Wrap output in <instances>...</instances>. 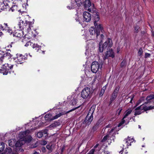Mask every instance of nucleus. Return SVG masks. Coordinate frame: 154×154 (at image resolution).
<instances>
[{"label": "nucleus", "mask_w": 154, "mask_h": 154, "mask_svg": "<svg viewBox=\"0 0 154 154\" xmlns=\"http://www.w3.org/2000/svg\"><path fill=\"white\" fill-rule=\"evenodd\" d=\"M30 131L27 130L21 132L19 134V140L15 144V148L14 149L17 152L21 151V147L26 142H29L32 140V137L30 136H28Z\"/></svg>", "instance_id": "obj_1"}, {"label": "nucleus", "mask_w": 154, "mask_h": 154, "mask_svg": "<svg viewBox=\"0 0 154 154\" xmlns=\"http://www.w3.org/2000/svg\"><path fill=\"white\" fill-rule=\"evenodd\" d=\"M32 23L31 22L26 21L25 23H24L23 21L21 20L18 24V26L20 29H21L22 28L25 29L28 32L31 29V27H32Z\"/></svg>", "instance_id": "obj_2"}, {"label": "nucleus", "mask_w": 154, "mask_h": 154, "mask_svg": "<svg viewBox=\"0 0 154 154\" xmlns=\"http://www.w3.org/2000/svg\"><path fill=\"white\" fill-rule=\"evenodd\" d=\"M154 109V106H150L147 107L143 104L136 108V111L135 112V115H139L143 112L144 111H146Z\"/></svg>", "instance_id": "obj_3"}, {"label": "nucleus", "mask_w": 154, "mask_h": 154, "mask_svg": "<svg viewBox=\"0 0 154 154\" xmlns=\"http://www.w3.org/2000/svg\"><path fill=\"white\" fill-rule=\"evenodd\" d=\"M92 92L90 88L86 87L82 91L81 96L83 99L89 98L92 96Z\"/></svg>", "instance_id": "obj_4"}, {"label": "nucleus", "mask_w": 154, "mask_h": 154, "mask_svg": "<svg viewBox=\"0 0 154 154\" xmlns=\"http://www.w3.org/2000/svg\"><path fill=\"white\" fill-rule=\"evenodd\" d=\"M112 45V40L108 38L107 40L105 42L104 44L101 46L100 45L99 48V51L100 52H102L106 48L108 49L109 48L111 47Z\"/></svg>", "instance_id": "obj_5"}, {"label": "nucleus", "mask_w": 154, "mask_h": 154, "mask_svg": "<svg viewBox=\"0 0 154 154\" xmlns=\"http://www.w3.org/2000/svg\"><path fill=\"white\" fill-rule=\"evenodd\" d=\"M102 64V63H99L97 61L93 62L91 66V71L94 73H96L99 69L101 68Z\"/></svg>", "instance_id": "obj_6"}, {"label": "nucleus", "mask_w": 154, "mask_h": 154, "mask_svg": "<svg viewBox=\"0 0 154 154\" xmlns=\"http://www.w3.org/2000/svg\"><path fill=\"white\" fill-rule=\"evenodd\" d=\"M93 16L94 17V23L96 28L98 29L99 30L100 29L102 31V32L103 33V27L102 26L101 24H99L98 23H97L100 19L99 15L97 13H95V14H94Z\"/></svg>", "instance_id": "obj_7"}, {"label": "nucleus", "mask_w": 154, "mask_h": 154, "mask_svg": "<svg viewBox=\"0 0 154 154\" xmlns=\"http://www.w3.org/2000/svg\"><path fill=\"white\" fill-rule=\"evenodd\" d=\"M96 29H97V31H96L94 28L92 27L89 29L90 33L91 35V38L93 39H94L96 37L97 38V37L100 34V31L102 32V31L100 29L99 30L97 28Z\"/></svg>", "instance_id": "obj_8"}, {"label": "nucleus", "mask_w": 154, "mask_h": 154, "mask_svg": "<svg viewBox=\"0 0 154 154\" xmlns=\"http://www.w3.org/2000/svg\"><path fill=\"white\" fill-rule=\"evenodd\" d=\"M10 67L8 63H5L4 64L0 69L1 73L3 75H7L9 70Z\"/></svg>", "instance_id": "obj_9"}, {"label": "nucleus", "mask_w": 154, "mask_h": 154, "mask_svg": "<svg viewBox=\"0 0 154 154\" xmlns=\"http://www.w3.org/2000/svg\"><path fill=\"white\" fill-rule=\"evenodd\" d=\"M115 56L114 52L113 50L112 49L111 50L108 51L105 54L103 55V59L104 60L108 58L109 57H111L112 58H113Z\"/></svg>", "instance_id": "obj_10"}, {"label": "nucleus", "mask_w": 154, "mask_h": 154, "mask_svg": "<svg viewBox=\"0 0 154 154\" xmlns=\"http://www.w3.org/2000/svg\"><path fill=\"white\" fill-rule=\"evenodd\" d=\"M93 119V116H86L84 121L83 122V124L85 125V127L88 126L90 124Z\"/></svg>", "instance_id": "obj_11"}, {"label": "nucleus", "mask_w": 154, "mask_h": 154, "mask_svg": "<svg viewBox=\"0 0 154 154\" xmlns=\"http://www.w3.org/2000/svg\"><path fill=\"white\" fill-rule=\"evenodd\" d=\"M23 32L21 30H17L13 34L10 33V35L12 36L13 37L15 36L17 37L21 38L23 36Z\"/></svg>", "instance_id": "obj_12"}, {"label": "nucleus", "mask_w": 154, "mask_h": 154, "mask_svg": "<svg viewBox=\"0 0 154 154\" xmlns=\"http://www.w3.org/2000/svg\"><path fill=\"white\" fill-rule=\"evenodd\" d=\"M83 17L84 20L87 22L90 21L91 18V16L90 13L86 11L84 12Z\"/></svg>", "instance_id": "obj_13"}, {"label": "nucleus", "mask_w": 154, "mask_h": 154, "mask_svg": "<svg viewBox=\"0 0 154 154\" xmlns=\"http://www.w3.org/2000/svg\"><path fill=\"white\" fill-rule=\"evenodd\" d=\"M17 62L20 63H23L22 62L26 59V57L22 54H17Z\"/></svg>", "instance_id": "obj_14"}, {"label": "nucleus", "mask_w": 154, "mask_h": 154, "mask_svg": "<svg viewBox=\"0 0 154 154\" xmlns=\"http://www.w3.org/2000/svg\"><path fill=\"white\" fill-rule=\"evenodd\" d=\"M132 111V110L131 109H128L127 110L122 120V121L119 125L118 127H120L125 122V121L124 120V119H125L131 113Z\"/></svg>", "instance_id": "obj_15"}, {"label": "nucleus", "mask_w": 154, "mask_h": 154, "mask_svg": "<svg viewBox=\"0 0 154 154\" xmlns=\"http://www.w3.org/2000/svg\"><path fill=\"white\" fill-rule=\"evenodd\" d=\"M96 108V105H93L90 108L88 113V114L87 116H93V114L94 112L95 109Z\"/></svg>", "instance_id": "obj_16"}, {"label": "nucleus", "mask_w": 154, "mask_h": 154, "mask_svg": "<svg viewBox=\"0 0 154 154\" xmlns=\"http://www.w3.org/2000/svg\"><path fill=\"white\" fill-rule=\"evenodd\" d=\"M72 4H73L76 8V5L79 7L82 4V3L81 0H72Z\"/></svg>", "instance_id": "obj_17"}, {"label": "nucleus", "mask_w": 154, "mask_h": 154, "mask_svg": "<svg viewBox=\"0 0 154 154\" xmlns=\"http://www.w3.org/2000/svg\"><path fill=\"white\" fill-rule=\"evenodd\" d=\"M5 49L6 50V51H4L5 53H4L3 52V54H2V55H3L4 56H5L6 57H7L8 59H9L10 58V56L9 55L10 54V53L8 52L10 50L9 45H8L7 46L5 47Z\"/></svg>", "instance_id": "obj_18"}, {"label": "nucleus", "mask_w": 154, "mask_h": 154, "mask_svg": "<svg viewBox=\"0 0 154 154\" xmlns=\"http://www.w3.org/2000/svg\"><path fill=\"white\" fill-rule=\"evenodd\" d=\"M134 141L133 138H128L127 139H125L124 140V142L126 143L127 146L131 145V143Z\"/></svg>", "instance_id": "obj_19"}, {"label": "nucleus", "mask_w": 154, "mask_h": 154, "mask_svg": "<svg viewBox=\"0 0 154 154\" xmlns=\"http://www.w3.org/2000/svg\"><path fill=\"white\" fill-rule=\"evenodd\" d=\"M154 99V94H151L149 95H148L146 97V100L147 101V102H145V104H147L149 103V101L152 99Z\"/></svg>", "instance_id": "obj_20"}, {"label": "nucleus", "mask_w": 154, "mask_h": 154, "mask_svg": "<svg viewBox=\"0 0 154 154\" xmlns=\"http://www.w3.org/2000/svg\"><path fill=\"white\" fill-rule=\"evenodd\" d=\"M91 5V3L89 0H85L84 3V5L85 8L89 7Z\"/></svg>", "instance_id": "obj_21"}, {"label": "nucleus", "mask_w": 154, "mask_h": 154, "mask_svg": "<svg viewBox=\"0 0 154 154\" xmlns=\"http://www.w3.org/2000/svg\"><path fill=\"white\" fill-rule=\"evenodd\" d=\"M32 45L33 48H35V50L37 51L40 49L41 46L38 45L37 44L32 43Z\"/></svg>", "instance_id": "obj_22"}, {"label": "nucleus", "mask_w": 154, "mask_h": 154, "mask_svg": "<svg viewBox=\"0 0 154 154\" xmlns=\"http://www.w3.org/2000/svg\"><path fill=\"white\" fill-rule=\"evenodd\" d=\"M3 54V52H0V65L1 64L2 62V61L3 60V59L4 58H5L6 59H7V57H6L5 56H4V55H2V54Z\"/></svg>", "instance_id": "obj_23"}, {"label": "nucleus", "mask_w": 154, "mask_h": 154, "mask_svg": "<svg viewBox=\"0 0 154 154\" xmlns=\"http://www.w3.org/2000/svg\"><path fill=\"white\" fill-rule=\"evenodd\" d=\"M3 28H4L3 30L7 31V32H10V29L9 27H8V25L7 23H4L3 26H2Z\"/></svg>", "instance_id": "obj_24"}, {"label": "nucleus", "mask_w": 154, "mask_h": 154, "mask_svg": "<svg viewBox=\"0 0 154 154\" xmlns=\"http://www.w3.org/2000/svg\"><path fill=\"white\" fill-rule=\"evenodd\" d=\"M117 94L113 93L112 96L110 98V100L109 102V104H111L112 102L115 100L117 97Z\"/></svg>", "instance_id": "obj_25"}, {"label": "nucleus", "mask_w": 154, "mask_h": 154, "mask_svg": "<svg viewBox=\"0 0 154 154\" xmlns=\"http://www.w3.org/2000/svg\"><path fill=\"white\" fill-rule=\"evenodd\" d=\"M99 124L98 123H97L95 125L92 127V128L91 130V132H94V131H96L97 128Z\"/></svg>", "instance_id": "obj_26"}, {"label": "nucleus", "mask_w": 154, "mask_h": 154, "mask_svg": "<svg viewBox=\"0 0 154 154\" xmlns=\"http://www.w3.org/2000/svg\"><path fill=\"white\" fill-rule=\"evenodd\" d=\"M98 152L97 151V150H95V149H92L88 152V154H97V153Z\"/></svg>", "instance_id": "obj_27"}, {"label": "nucleus", "mask_w": 154, "mask_h": 154, "mask_svg": "<svg viewBox=\"0 0 154 154\" xmlns=\"http://www.w3.org/2000/svg\"><path fill=\"white\" fill-rule=\"evenodd\" d=\"M10 9L11 10L12 12L16 11H17V6L16 5H13L11 8H10Z\"/></svg>", "instance_id": "obj_28"}, {"label": "nucleus", "mask_w": 154, "mask_h": 154, "mask_svg": "<svg viewBox=\"0 0 154 154\" xmlns=\"http://www.w3.org/2000/svg\"><path fill=\"white\" fill-rule=\"evenodd\" d=\"M5 148V145L3 143H0V152L2 151Z\"/></svg>", "instance_id": "obj_29"}, {"label": "nucleus", "mask_w": 154, "mask_h": 154, "mask_svg": "<svg viewBox=\"0 0 154 154\" xmlns=\"http://www.w3.org/2000/svg\"><path fill=\"white\" fill-rule=\"evenodd\" d=\"M126 61L125 60H124L121 62L120 66L121 67H124L126 66Z\"/></svg>", "instance_id": "obj_30"}, {"label": "nucleus", "mask_w": 154, "mask_h": 154, "mask_svg": "<svg viewBox=\"0 0 154 154\" xmlns=\"http://www.w3.org/2000/svg\"><path fill=\"white\" fill-rule=\"evenodd\" d=\"M106 86H104L103 87L101 90V91L100 92V95H103V93L104 92V91L106 89Z\"/></svg>", "instance_id": "obj_31"}, {"label": "nucleus", "mask_w": 154, "mask_h": 154, "mask_svg": "<svg viewBox=\"0 0 154 154\" xmlns=\"http://www.w3.org/2000/svg\"><path fill=\"white\" fill-rule=\"evenodd\" d=\"M63 114L61 113H60L59 114L56 115V116H54L52 119V120H54L56 119H57L59 117H60L61 115H62Z\"/></svg>", "instance_id": "obj_32"}, {"label": "nucleus", "mask_w": 154, "mask_h": 154, "mask_svg": "<svg viewBox=\"0 0 154 154\" xmlns=\"http://www.w3.org/2000/svg\"><path fill=\"white\" fill-rule=\"evenodd\" d=\"M37 136L38 138H41L43 136L42 132L41 131L38 132L37 134Z\"/></svg>", "instance_id": "obj_33"}, {"label": "nucleus", "mask_w": 154, "mask_h": 154, "mask_svg": "<svg viewBox=\"0 0 154 154\" xmlns=\"http://www.w3.org/2000/svg\"><path fill=\"white\" fill-rule=\"evenodd\" d=\"M143 49L142 48H140V49H139V51H138V55L139 56H141V55H142V54L143 53Z\"/></svg>", "instance_id": "obj_34"}, {"label": "nucleus", "mask_w": 154, "mask_h": 154, "mask_svg": "<svg viewBox=\"0 0 154 154\" xmlns=\"http://www.w3.org/2000/svg\"><path fill=\"white\" fill-rule=\"evenodd\" d=\"M109 136L108 135H107L105 136L102 140V142H103L109 138Z\"/></svg>", "instance_id": "obj_35"}, {"label": "nucleus", "mask_w": 154, "mask_h": 154, "mask_svg": "<svg viewBox=\"0 0 154 154\" xmlns=\"http://www.w3.org/2000/svg\"><path fill=\"white\" fill-rule=\"evenodd\" d=\"M119 87H116L113 93H114L115 94H117V93L118 92L119 90Z\"/></svg>", "instance_id": "obj_36"}, {"label": "nucleus", "mask_w": 154, "mask_h": 154, "mask_svg": "<svg viewBox=\"0 0 154 154\" xmlns=\"http://www.w3.org/2000/svg\"><path fill=\"white\" fill-rule=\"evenodd\" d=\"M71 6H67V8L69 9H74V8H75V6H74L73 4H72V2L71 3Z\"/></svg>", "instance_id": "obj_37"}, {"label": "nucleus", "mask_w": 154, "mask_h": 154, "mask_svg": "<svg viewBox=\"0 0 154 154\" xmlns=\"http://www.w3.org/2000/svg\"><path fill=\"white\" fill-rule=\"evenodd\" d=\"M139 26H136L135 27V32L137 33L139 31Z\"/></svg>", "instance_id": "obj_38"}, {"label": "nucleus", "mask_w": 154, "mask_h": 154, "mask_svg": "<svg viewBox=\"0 0 154 154\" xmlns=\"http://www.w3.org/2000/svg\"><path fill=\"white\" fill-rule=\"evenodd\" d=\"M80 106H79L77 107H75V108H74L72 109H71V110H69V111L67 112L66 113H69V112H72V111H74L76 109H77L79 108Z\"/></svg>", "instance_id": "obj_39"}, {"label": "nucleus", "mask_w": 154, "mask_h": 154, "mask_svg": "<svg viewBox=\"0 0 154 154\" xmlns=\"http://www.w3.org/2000/svg\"><path fill=\"white\" fill-rule=\"evenodd\" d=\"M98 144H96L94 147L93 149H95V150H97V151L98 152V151L100 150V149L97 148V146H98Z\"/></svg>", "instance_id": "obj_40"}, {"label": "nucleus", "mask_w": 154, "mask_h": 154, "mask_svg": "<svg viewBox=\"0 0 154 154\" xmlns=\"http://www.w3.org/2000/svg\"><path fill=\"white\" fill-rule=\"evenodd\" d=\"M52 145L51 144L48 145L46 146V148L48 149L51 150H52Z\"/></svg>", "instance_id": "obj_41"}, {"label": "nucleus", "mask_w": 154, "mask_h": 154, "mask_svg": "<svg viewBox=\"0 0 154 154\" xmlns=\"http://www.w3.org/2000/svg\"><path fill=\"white\" fill-rule=\"evenodd\" d=\"M150 56V54L148 53H146L145 54V58H147L149 57Z\"/></svg>", "instance_id": "obj_42"}, {"label": "nucleus", "mask_w": 154, "mask_h": 154, "mask_svg": "<svg viewBox=\"0 0 154 154\" xmlns=\"http://www.w3.org/2000/svg\"><path fill=\"white\" fill-rule=\"evenodd\" d=\"M40 143L42 145H46L47 143V142L45 140L42 141L40 142Z\"/></svg>", "instance_id": "obj_43"}, {"label": "nucleus", "mask_w": 154, "mask_h": 154, "mask_svg": "<svg viewBox=\"0 0 154 154\" xmlns=\"http://www.w3.org/2000/svg\"><path fill=\"white\" fill-rule=\"evenodd\" d=\"M37 146V144L36 143H35L34 144H32L31 146V148H35Z\"/></svg>", "instance_id": "obj_44"}, {"label": "nucleus", "mask_w": 154, "mask_h": 154, "mask_svg": "<svg viewBox=\"0 0 154 154\" xmlns=\"http://www.w3.org/2000/svg\"><path fill=\"white\" fill-rule=\"evenodd\" d=\"M48 130L47 129H45L44 130L42 131V132L43 135L44 134H47L48 133Z\"/></svg>", "instance_id": "obj_45"}, {"label": "nucleus", "mask_w": 154, "mask_h": 154, "mask_svg": "<svg viewBox=\"0 0 154 154\" xmlns=\"http://www.w3.org/2000/svg\"><path fill=\"white\" fill-rule=\"evenodd\" d=\"M76 102L75 100H72V105H74V104L76 103Z\"/></svg>", "instance_id": "obj_46"}, {"label": "nucleus", "mask_w": 154, "mask_h": 154, "mask_svg": "<svg viewBox=\"0 0 154 154\" xmlns=\"http://www.w3.org/2000/svg\"><path fill=\"white\" fill-rule=\"evenodd\" d=\"M140 101H141V102L144 101L145 100V98L144 97H142L140 99Z\"/></svg>", "instance_id": "obj_47"}, {"label": "nucleus", "mask_w": 154, "mask_h": 154, "mask_svg": "<svg viewBox=\"0 0 154 154\" xmlns=\"http://www.w3.org/2000/svg\"><path fill=\"white\" fill-rule=\"evenodd\" d=\"M30 44V45H32V44H31V43L30 42H27L26 44L25 45V46H27L28 45H29V44Z\"/></svg>", "instance_id": "obj_48"}, {"label": "nucleus", "mask_w": 154, "mask_h": 154, "mask_svg": "<svg viewBox=\"0 0 154 154\" xmlns=\"http://www.w3.org/2000/svg\"><path fill=\"white\" fill-rule=\"evenodd\" d=\"M141 103V101H140V100H139L137 102L136 105L137 106L139 105Z\"/></svg>", "instance_id": "obj_49"}, {"label": "nucleus", "mask_w": 154, "mask_h": 154, "mask_svg": "<svg viewBox=\"0 0 154 154\" xmlns=\"http://www.w3.org/2000/svg\"><path fill=\"white\" fill-rule=\"evenodd\" d=\"M120 154H125L123 150H122L119 152Z\"/></svg>", "instance_id": "obj_50"}, {"label": "nucleus", "mask_w": 154, "mask_h": 154, "mask_svg": "<svg viewBox=\"0 0 154 154\" xmlns=\"http://www.w3.org/2000/svg\"><path fill=\"white\" fill-rule=\"evenodd\" d=\"M46 148L45 147H42V150L43 152H45V151Z\"/></svg>", "instance_id": "obj_51"}, {"label": "nucleus", "mask_w": 154, "mask_h": 154, "mask_svg": "<svg viewBox=\"0 0 154 154\" xmlns=\"http://www.w3.org/2000/svg\"><path fill=\"white\" fill-rule=\"evenodd\" d=\"M100 36L101 37V38L102 39H103L104 37V36L103 34H101Z\"/></svg>", "instance_id": "obj_52"}, {"label": "nucleus", "mask_w": 154, "mask_h": 154, "mask_svg": "<svg viewBox=\"0 0 154 154\" xmlns=\"http://www.w3.org/2000/svg\"><path fill=\"white\" fill-rule=\"evenodd\" d=\"M120 51V48H118L117 50V52L118 53H119Z\"/></svg>", "instance_id": "obj_53"}, {"label": "nucleus", "mask_w": 154, "mask_h": 154, "mask_svg": "<svg viewBox=\"0 0 154 154\" xmlns=\"http://www.w3.org/2000/svg\"><path fill=\"white\" fill-rule=\"evenodd\" d=\"M3 35V33L0 30V36H2V35Z\"/></svg>", "instance_id": "obj_54"}, {"label": "nucleus", "mask_w": 154, "mask_h": 154, "mask_svg": "<svg viewBox=\"0 0 154 154\" xmlns=\"http://www.w3.org/2000/svg\"><path fill=\"white\" fill-rule=\"evenodd\" d=\"M122 109H121L119 111V113H118V115H119L120 114V113L121 111H122Z\"/></svg>", "instance_id": "obj_55"}, {"label": "nucleus", "mask_w": 154, "mask_h": 154, "mask_svg": "<svg viewBox=\"0 0 154 154\" xmlns=\"http://www.w3.org/2000/svg\"><path fill=\"white\" fill-rule=\"evenodd\" d=\"M49 116V115H48V114L46 115L45 116V117L46 118H48Z\"/></svg>", "instance_id": "obj_56"}, {"label": "nucleus", "mask_w": 154, "mask_h": 154, "mask_svg": "<svg viewBox=\"0 0 154 154\" xmlns=\"http://www.w3.org/2000/svg\"><path fill=\"white\" fill-rule=\"evenodd\" d=\"M114 130V129H111V130H110V131H109V133H111L112 132H113Z\"/></svg>", "instance_id": "obj_57"}, {"label": "nucleus", "mask_w": 154, "mask_h": 154, "mask_svg": "<svg viewBox=\"0 0 154 154\" xmlns=\"http://www.w3.org/2000/svg\"><path fill=\"white\" fill-rule=\"evenodd\" d=\"M132 100H133V98H131V101H130V102L131 103H132Z\"/></svg>", "instance_id": "obj_58"}, {"label": "nucleus", "mask_w": 154, "mask_h": 154, "mask_svg": "<svg viewBox=\"0 0 154 154\" xmlns=\"http://www.w3.org/2000/svg\"><path fill=\"white\" fill-rule=\"evenodd\" d=\"M79 18H77V19H75V20H76V21H79Z\"/></svg>", "instance_id": "obj_59"}, {"label": "nucleus", "mask_w": 154, "mask_h": 154, "mask_svg": "<svg viewBox=\"0 0 154 154\" xmlns=\"http://www.w3.org/2000/svg\"><path fill=\"white\" fill-rule=\"evenodd\" d=\"M33 154H38V153L37 152L35 151Z\"/></svg>", "instance_id": "obj_60"}, {"label": "nucleus", "mask_w": 154, "mask_h": 154, "mask_svg": "<svg viewBox=\"0 0 154 154\" xmlns=\"http://www.w3.org/2000/svg\"><path fill=\"white\" fill-rule=\"evenodd\" d=\"M124 152L125 153V154H127V153H128V152L127 151H125V152Z\"/></svg>", "instance_id": "obj_61"}, {"label": "nucleus", "mask_w": 154, "mask_h": 154, "mask_svg": "<svg viewBox=\"0 0 154 154\" xmlns=\"http://www.w3.org/2000/svg\"><path fill=\"white\" fill-rule=\"evenodd\" d=\"M88 10L89 12H91V9L88 8Z\"/></svg>", "instance_id": "obj_62"}, {"label": "nucleus", "mask_w": 154, "mask_h": 154, "mask_svg": "<svg viewBox=\"0 0 154 154\" xmlns=\"http://www.w3.org/2000/svg\"><path fill=\"white\" fill-rule=\"evenodd\" d=\"M138 127L139 128H141V126L140 125H138Z\"/></svg>", "instance_id": "obj_63"}, {"label": "nucleus", "mask_w": 154, "mask_h": 154, "mask_svg": "<svg viewBox=\"0 0 154 154\" xmlns=\"http://www.w3.org/2000/svg\"><path fill=\"white\" fill-rule=\"evenodd\" d=\"M13 65H11L10 66V69H11V68H12L13 67Z\"/></svg>", "instance_id": "obj_64"}]
</instances>
